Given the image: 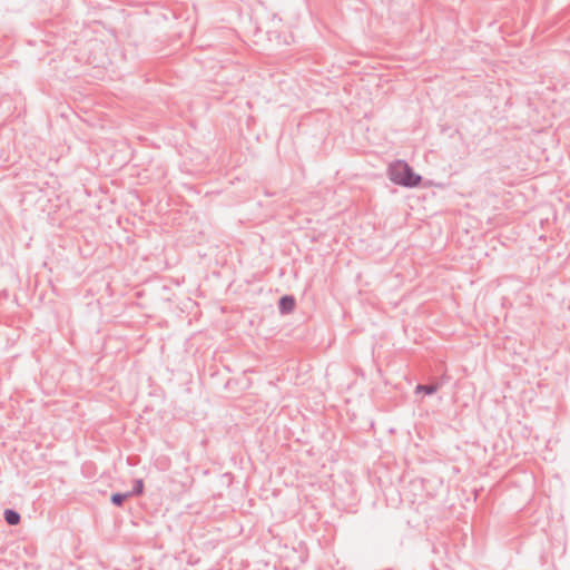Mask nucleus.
Returning <instances> with one entry per match:
<instances>
[{
    "label": "nucleus",
    "instance_id": "f257e3e1",
    "mask_svg": "<svg viewBox=\"0 0 570 570\" xmlns=\"http://www.w3.org/2000/svg\"><path fill=\"white\" fill-rule=\"evenodd\" d=\"M387 176L396 185L414 188L422 181V176L414 173L412 167L404 160H395L389 165Z\"/></svg>",
    "mask_w": 570,
    "mask_h": 570
},
{
    "label": "nucleus",
    "instance_id": "f03ea898",
    "mask_svg": "<svg viewBox=\"0 0 570 570\" xmlns=\"http://www.w3.org/2000/svg\"><path fill=\"white\" fill-rule=\"evenodd\" d=\"M296 299L293 295H284L278 301V308L281 314L286 315L294 311Z\"/></svg>",
    "mask_w": 570,
    "mask_h": 570
},
{
    "label": "nucleus",
    "instance_id": "7ed1b4c3",
    "mask_svg": "<svg viewBox=\"0 0 570 570\" xmlns=\"http://www.w3.org/2000/svg\"><path fill=\"white\" fill-rule=\"evenodd\" d=\"M4 520L9 525H16L20 522V514L16 510L7 509L4 510Z\"/></svg>",
    "mask_w": 570,
    "mask_h": 570
},
{
    "label": "nucleus",
    "instance_id": "20e7f679",
    "mask_svg": "<svg viewBox=\"0 0 570 570\" xmlns=\"http://www.w3.org/2000/svg\"><path fill=\"white\" fill-rule=\"evenodd\" d=\"M439 389V384H419L415 387V393H424L426 395H432L436 393Z\"/></svg>",
    "mask_w": 570,
    "mask_h": 570
},
{
    "label": "nucleus",
    "instance_id": "39448f33",
    "mask_svg": "<svg viewBox=\"0 0 570 570\" xmlns=\"http://www.w3.org/2000/svg\"><path fill=\"white\" fill-rule=\"evenodd\" d=\"M131 497V493L125 492V493H112L110 497V501L116 507H121L126 499Z\"/></svg>",
    "mask_w": 570,
    "mask_h": 570
},
{
    "label": "nucleus",
    "instance_id": "423d86ee",
    "mask_svg": "<svg viewBox=\"0 0 570 570\" xmlns=\"http://www.w3.org/2000/svg\"><path fill=\"white\" fill-rule=\"evenodd\" d=\"M142 490H144V482L141 479H138L135 481V487H134L132 491H130L129 493H131V495H134V494L139 495L142 493Z\"/></svg>",
    "mask_w": 570,
    "mask_h": 570
}]
</instances>
